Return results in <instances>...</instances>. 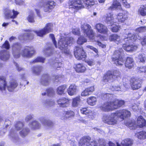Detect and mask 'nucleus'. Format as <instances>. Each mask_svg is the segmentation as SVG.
Returning a JSON list of instances; mask_svg holds the SVG:
<instances>
[{"label": "nucleus", "mask_w": 146, "mask_h": 146, "mask_svg": "<svg viewBox=\"0 0 146 146\" xmlns=\"http://www.w3.org/2000/svg\"><path fill=\"white\" fill-rule=\"evenodd\" d=\"M21 48V45L18 42L14 43L12 46V54L15 58H19L21 54L24 57L30 58L35 53V49L33 47L26 46L20 52V50Z\"/></svg>", "instance_id": "obj_1"}, {"label": "nucleus", "mask_w": 146, "mask_h": 146, "mask_svg": "<svg viewBox=\"0 0 146 146\" xmlns=\"http://www.w3.org/2000/svg\"><path fill=\"white\" fill-rule=\"evenodd\" d=\"M81 28L82 31L84 33V35L87 36L90 40L96 42L102 48L106 47V45L102 43L99 41V40H106V38L101 35H100L99 36H96L97 38V40L94 38V33L93 30L91 29L90 26L87 24L84 23L81 26Z\"/></svg>", "instance_id": "obj_2"}, {"label": "nucleus", "mask_w": 146, "mask_h": 146, "mask_svg": "<svg viewBox=\"0 0 146 146\" xmlns=\"http://www.w3.org/2000/svg\"><path fill=\"white\" fill-rule=\"evenodd\" d=\"M137 39L136 35L129 33L126 38L124 39L125 43L123 44V49L127 52L132 51L136 50L138 48L137 46L134 44L130 45L129 43L133 42L136 40Z\"/></svg>", "instance_id": "obj_3"}, {"label": "nucleus", "mask_w": 146, "mask_h": 146, "mask_svg": "<svg viewBox=\"0 0 146 146\" xmlns=\"http://www.w3.org/2000/svg\"><path fill=\"white\" fill-rule=\"evenodd\" d=\"M73 42L74 39L72 37L69 38L61 36L58 42V47L63 53L66 54H69L70 52L68 45Z\"/></svg>", "instance_id": "obj_4"}, {"label": "nucleus", "mask_w": 146, "mask_h": 146, "mask_svg": "<svg viewBox=\"0 0 146 146\" xmlns=\"http://www.w3.org/2000/svg\"><path fill=\"white\" fill-rule=\"evenodd\" d=\"M123 50L121 48L115 50L112 57L113 62L117 66L122 65L125 61Z\"/></svg>", "instance_id": "obj_5"}, {"label": "nucleus", "mask_w": 146, "mask_h": 146, "mask_svg": "<svg viewBox=\"0 0 146 146\" xmlns=\"http://www.w3.org/2000/svg\"><path fill=\"white\" fill-rule=\"evenodd\" d=\"M119 117L116 112L111 113L110 115H104L102 118L103 121L110 125H114L117 124Z\"/></svg>", "instance_id": "obj_6"}, {"label": "nucleus", "mask_w": 146, "mask_h": 146, "mask_svg": "<svg viewBox=\"0 0 146 146\" xmlns=\"http://www.w3.org/2000/svg\"><path fill=\"white\" fill-rule=\"evenodd\" d=\"M120 72L118 70H115L113 74L111 72L108 71L104 76L103 81L105 83L112 82L117 78L119 77Z\"/></svg>", "instance_id": "obj_7"}, {"label": "nucleus", "mask_w": 146, "mask_h": 146, "mask_svg": "<svg viewBox=\"0 0 146 146\" xmlns=\"http://www.w3.org/2000/svg\"><path fill=\"white\" fill-rule=\"evenodd\" d=\"M3 13L5 18L7 19L16 18L19 13L14 9L11 10L9 8H4L3 9Z\"/></svg>", "instance_id": "obj_8"}, {"label": "nucleus", "mask_w": 146, "mask_h": 146, "mask_svg": "<svg viewBox=\"0 0 146 146\" xmlns=\"http://www.w3.org/2000/svg\"><path fill=\"white\" fill-rule=\"evenodd\" d=\"M23 126L24 124L22 121H17L15 125V129H12L10 131L9 135V138L11 139H17L18 137L17 135V132L21 129Z\"/></svg>", "instance_id": "obj_9"}, {"label": "nucleus", "mask_w": 146, "mask_h": 146, "mask_svg": "<svg viewBox=\"0 0 146 146\" xmlns=\"http://www.w3.org/2000/svg\"><path fill=\"white\" fill-rule=\"evenodd\" d=\"M69 4L70 11L73 12H75L76 10L84 7V6L81 3L80 0H70Z\"/></svg>", "instance_id": "obj_10"}, {"label": "nucleus", "mask_w": 146, "mask_h": 146, "mask_svg": "<svg viewBox=\"0 0 146 146\" xmlns=\"http://www.w3.org/2000/svg\"><path fill=\"white\" fill-rule=\"evenodd\" d=\"M53 25V24L52 23H48L46 24L45 27L43 29L40 30L35 31H33L37 36L42 37L44 35L51 31Z\"/></svg>", "instance_id": "obj_11"}, {"label": "nucleus", "mask_w": 146, "mask_h": 146, "mask_svg": "<svg viewBox=\"0 0 146 146\" xmlns=\"http://www.w3.org/2000/svg\"><path fill=\"white\" fill-rule=\"evenodd\" d=\"M89 137H84L81 138L79 142V146H98V143L95 140L90 142Z\"/></svg>", "instance_id": "obj_12"}, {"label": "nucleus", "mask_w": 146, "mask_h": 146, "mask_svg": "<svg viewBox=\"0 0 146 146\" xmlns=\"http://www.w3.org/2000/svg\"><path fill=\"white\" fill-rule=\"evenodd\" d=\"M74 54L77 60H84L86 56V52L82 46L77 47L74 52Z\"/></svg>", "instance_id": "obj_13"}, {"label": "nucleus", "mask_w": 146, "mask_h": 146, "mask_svg": "<svg viewBox=\"0 0 146 146\" xmlns=\"http://www.w3.org/2000/svg\"><path fill=\"white\" fill-rule=\"evenodd\" d=\"M131 87L133 90H136L140 88L141 86V80L137 77H133L130 80Z\"/></svg>", "instance_id": "obj_14"}, {"label": "nucleus", "mask_w": 146, "mask_h": 146, "mask_svg": "<svg viewBox=\"0 0 146 146\" xmlns=\"http://www.w3.org/2000/svg\"><path fill=\"white\" fill-rule=\"evenodd\" d=\"M116 112L119 118L121 120L130 117L131 115L130 112L129 110L125 109L118 110Z\"/></svg>", "instance_id": "obj_15"}, {"label": "nucleus", "mask_w": 146, "mask_h": 146, "mask_svg": "<svg viewBox=\"0 0 146 146\" xmlns=\"http://www.w3.org/2000/svg\"><path fill=\"white\" fill-rule=\"evenodd\" d=\"M100 108L104 111H109L114 109L112 102H110L105 103L100 106Z\"/></svg>", "instance_id": "obj_16"}, {"label": "nucleus", "mask_w": 146, "mask_h": 146, "mask_svg": "<svg viewBox=\"0 0 146 146\" xmlns=\"http://www.w3.org/2000/svg\"><path fill=\"white\" fill-rule=\"evenodd\" d=\"M55 3L53 1L45 2L43 5L44 11L48 13L50 12L55 7Z\"/></svg>", "instance_id": "obj_17"}, {"label": "nucleus", "mask_w": 146, "mask_h": 146, "mask_svg": "<svg viewBox=\"0 0 146 146\" xmlns=\"http://www.w3.org/2000/svg\"><path fill=\"white\" fill-rule=\"evenodd\" d=\"M57 103L60 106L63 108L68 107L70 104V100L65 97L59 99L57 101Z\"/></svg>", "instance_id": "obj_18"}, {"label": "nucleus", "mask_w": 146, "mask_h": 146, "mask_svg": "<svg viewBox=\"0 0 146 146\" xmlns=\"http://www.w3.org/2000/svg\"><path fill=\"white\" fill-rule=\"evenodd\" d=\"M95 29L97 31L101 33L106 34L108 32V29L106 26L101 23L97 24L95 26Z\"/></svg>", "instance_id": "obj_19"}, {"label": "nucleus", "mask_w": 146, "mask_h": 146, "mask_svg": "<svg viewBox=\"0 0 146 146\" xmlns=\"http://www.w3.org/2000/svg\"><path fill=\"white\" fill-rule=\"evenodd\" d=\"M18 85L17 81L12 79L7 84V89L9 92H13Z\"/></svg>", "instance_id": "obj_20"}, {"label": "nucleus", "mask_w": 146, "mask_h": 146, "mask_svg": "<svg viewBox=\"0 0 146 146\" xmlns=\"http://www.w3.org/2000/svg\"><path fill=\"white\" fill-rule=\"evenodd\" d=\"M128 12L126 11H122L121 13H119L117 16V18L119 22L124 21L127 18Z\"/></svg>", "instance_id": "obj_21"}, {"label": "nucleus", "mask_w": 146, "mask_h": 146, "mask_svg": "<svg viewBox=\"0 0 146 146\" xmlns=\"http://www.w3.org/2000/svg\"><path fill=\"white\" fill-rule=\"evenodd\" d=\"M7 87L6 78L3 76H0V90L3 92H4Z\"/></svg>", "instance_id": "obj_22"}, {"label": "nucleus", "mask_w": 146, "mask_h": 146, "mask_svg": "<svg viewBox=\"0 0 146 146\" xmlns=\"http://www.w3.org/2000/svg\"><path fill=\"white\" fill-rule=\"evenodd\" d=\"M10 58L9 52L6 50H2L0 51V59L3 61H6Z\"/></svg>", "instance_id": "obj_23"}, {"label": "nucleus", "mask_w": 146, "mask_h": 146, "mask_svg": "<svg viewBox=\"0 0 146 146\" xmlns=\"http://www.w3.org/2000/svg\"><path fill=\"white\" fill-rule=\"evenodd\" d=\"M77 90V86L74 84H72L68 89L67 92L69 95L72 96L76 94Z\"/></svg>", "instance_id": "obj_24"}, {"label": "nucleus", "mask_w": 146, "mask_h": 146, "mask_svg": "<svg viewBox=\"0 0 146 146\" xmlns=\"http://www.w3.org/2000/svg\"><path fill=\"white\" fill-rule=\"evenodd\" d=\"M40 121L44 126L50 127L53 125L52 122L48 119L41 117L40 118Z\"/></svg>", "instance_id": "obj_25"}, {"label": "nucleus", "mask_w": 146, "mask_h": 146, "mask_svg": "<svg viewBox=\"0 0 146 146\" xmlns=\"http://www.w3.org/2000/svg\"><path fill=\"white\" fill-rule=\"evenodd\" d=\"M50 78L47 74H45L42 76L41 80L40 83L44 86L47 85L49 83Z\"/></svg>", "instance_id": "obj_26"}, {"label": "nucleus", "mask_w": 146, "mask_h": 146, "mask_svg": "<svg viewBox=\"0 0 146 146\" xmlns=\"http://www.w3.org/2000/svg\"><path fill=\"white\" fill-rule=\"evenodd\" d=\"M94 90V86L88 87L84 90L81 93V95L82 96H86L91 94Z\"/></svg>", "instance_id": "obj_27"}, {"label": "nucleus", "mask_w": 146, "mask_h": 146, "mask_svg": "<svg viewBox=\"0 0 146 146\" xmlns=\"http://www.w3.org/2000/svg\"><path fill=\"white\" fill-rule=\"evenodd\" d=\"M134 61L132 58L128 57L127 58L125 63V67L129 69L131 68L133 66Z\"/></svg>", "instance_id": "obj_28"}, {"label": "nucleus", "mask_w": 146, "mask_h": 146, "mask_svg": "<svg viewBox=\"0 0 146 146\" xmlns=\"http://www.w3.org/2000/svg\"><path fill=\"white\" fill-rule=\"evenodd\" d=\"M136 125L140 127H142L146 125V121L142 116H139L137 119Z\"/></svg>", "instance_id": "obj_29"}, {"label": "nucleus", "mask_w": 146, "mask_h": 146, "mask_svg": "<svg viewBox=\"0 0 146 146\" xmlns=\"http://www.w3.org/2000/svg\"><path fill=\"white\" fill-rule=\"evenodd\" d=\"M110 41H113L117 44L120 43L121 41L120 36L117 34H112L110 35L109 38Z\"/></svg>", "instance_id": "obj_30"}, {"label": "nucleus", "mask_w": 146, "mask_h": 146, "mask_svg": "<svg viewBox=\"0 0 146 146\" xmlns=\"http://www.w3.org/2000/svg\"><path fill=\"white\" fill-rule=\"evenodd\" d=\"M81 99L80 96H77L74 98L72 100V107L76 108L80 105L81 102Z\"/></svg>", "instance_id": "obj_31"}, {"label": "nucleus", "mask_w": 146, "mask_h": 146, "mask_svg": "<svg viewBox=\"0 0 146 146\" xmlns=\"http://www.w3.org/2000/svg\"><path fill=\"white\" fill-rule=\"evenodd\" d=\"M26 31L29 32L31 33H25V36L24 37L22 38L21 36L19 37V38L20 40L23 39L25 40H27L32 39L33 38L34 36L32 34L33 31L29 30H27Z\"/></svg>", "instance_id": "obj_32"}, {"label": "nucleus", "mask_w": 146, "mask_h": 146, "mask_svg": "<svg viewBox=\"0 0 146 146\" xmlns=\"http://www.w3.org/2000/svg\"><path fill=\"white\" fill-rule=\"evenodd\" d=\"M29 125L30 127L33 129H38L41 126V124L36 121H34L30 122L29 124Z\"/></svg>", "instance_id": "obj_33"}, {"label": "nucleus", "mask_w": 146, "mask_h": 146, "mask_svg": "<svg viewBox=\"0 0 146 146\" xmlns=\"http://www.w3.org/2000/svg\"><path fill=\"white\" fill-rule=\"evenodd\" d=\"M75 70L77 72L82 73L85 71L86 68L83 64L79 63L76 65Z\"/></svg>", "instance_id": "obj_34"}, {"label": "nucleus", "mask_w": 146, "mask_h": 146, "mask_svg": "<svg viewBox=\"0 0 146 146\" xmlns=\"http://www.w3.org/2000/svg\"><path fill=\"white\" fill-rule=\"evenodd\" d=\"M113 106L114 109H116L118 107H120L123 105L125 104V102L123 100H116L112 102Z\"/></svg>", "instance_id": "obj_35"}, {"label": "nucleus", "mask_w": 146, "mask_h": 146, "mask_svg": "<svg viewBox=\"0 0 146 146\" xmlns=\"http://www.w3.org/2000/svg\"><path fill=\"white\" fill-rule=\"evenodd\" d=\"M114 9L120 10L121 9V6L120 3L117 1H114L113 3V5L109 7L108 9L112 10Z\"/></svg>", "instance_id": "obj_36"}, {"label": "nucleus", "mask_w": 146, "mask_h": 146, "mask_svg": "<svg viewBox=\"0 0 146 146\" xmlns=\"http://www.w3.org/2000/svg\"><path fill=\"white\" fill-rule=\"evenodd\" d=\"M133 144L132 141L129 139H127L121 142V144L122 146H131ZM117 146H121L118 143Z\"/></svg>", "instance_id": "obj_37"}, {"label": "nucleus", "mask_w": 146, "mask_h": 146, "mask_svg": "<svg viewBox=\"0 0 146 146\" xmlns=\"http://www.w3.org/2000/svg\"><path fill=\"white\" fill-rule=\"evenodd\" d=\"M52 49L51 46H48L44 49L43 53L46 57L50 56L52 54Z\"/></svg>", "instance_id": "obj_38"}, {"label": "nucleus", "mask_w": 146, "mask_h": 146, "mask_svg": "<svg viewBox=\"0 0 146 146\" xmlns=\"http://www.w3.org/2000/svg\"><path fill=\"white\" fill-rule=\"evenodd\" d=\"M138 14L142 16H146V5L141 6L138 11Z\"/></svg>", "instance_id": "obj_39"}, {"label": "nucleus", "mask_w": 146, "mask_h": 146, "mask_svg": "<svg viewBox=\"0 0 146 146\" xmlns=\"http://www.w3.org/2000/svg\"><path fill=\"white\" fill-rule=\"evenodd\" d=\"M106 20L107 23L108 24H110L111 25L115 23L114 22V19L113 17V14L111 13H109L107 14Z\"/></svg>", "instance_id": "obj_40"}, {"label": "nucleus", "mask_w": 146, "mask_h": 146, "mask_svg": "<svg viewBox=\"0 0 146 146\" xmlns=\"http://www.w3.org/2000/svg\"><path fill=\"white\" fill-rule=\"evenodd\" d=\"M66 88V85L60 86L57 89V93L59 95H61L64 93V92Z\"/></svg>", "instance_id": "obj_41"}, {"label": "nucleus", "mask_w": 146, "mask_h": 146, "mask_svg": "<svg viewBox=\"0 0 146 146\" xmlns=\"http://www.w3.org/2000/svg\"><path fill=\"white\" fill-rule=\"evenodd\" d=\"M84 4L85 5V7L89 9L91 6L94 4V0H83Z\"/></svg>", "instance_id": "obj_42"}, {"label": "nucleus", "mask_w": 146, "mask_h": 146, "mask_svg": "<svg viewBox=\"0 0 146 146\" xmlns=\"http://www.w3.org/2000/svg\"><path fill=\"white\" fill-rule=\"evenodd\" d=\"M42 67L41 66H35L32 68V71L33 73L38 74L42 70Z\"/></svg>", "instance_id": "obj_43"}, {"label": "nucleus", "mask_w": 146, "mask_h": 146, "mask_svg": "<svg viewBox=\"0 0 146 146\" xmlns=\"http://www.w3.org/2000/svg\"><path fill=\"white\" fill-rule=\"evenodd\" d=\"M136 60L139 62L144 63L146 60V58L144 54H139L136 57Z\"/></svg>", "instance_id": "obj_44"}, {"label": "nucleus", "mask_w": 146, "mask_h": 146, "mask_svg": "<svg viewBox=\"0 0 146 146\" xmlns=\"http://www.w3.org/2000/svg\"><path fill=\"white\" fill-rule=\"evenodd\" d=\"M96 98L94 97H91L87 98V101L88 103L90 105L94 106L96 102Z\"/></svg>", "instance_id": "obj_45"}, {"label": "nucleus", "mask_w": 146, "mask_h": 146, "mask_svg": "<svg viewBox=\"0 0 146 146\" xmlns=\"http://www.w3.org/2000/svg\"><path fill=\"white\" fill-rule=\"evenodd\" d=\"M136 135L139 139H146V132L144 131H141L137 133Z\"/></svg>", "instance_id": "obj_46"}, {"label": "nucleus", "mask_w": 146, "mask_h": 146, "mask_svg": "<svg viewBox=\"0 0 146 146\" xmlns=\"http://www.w3.org/2000/svg\"><path fill=\"white\" fill-rule=\"evenodd\" d=\"M30 130L27 128H25L19 132L20 135L22 137H24L27 135Z\"/></svg>", "instance_id": "obj_47"}, {"label": "nucleus", "mask_w": 146, "mask_h": 146, "mask_svg": "<svg viewBox=\"0 0 146 146\" xmlns=\"http://www.w3.org/2000/svg\"><path fill=\"white\" fill-rule=\"evenodd\" d=\"M126 125L129 127L131 129H135L137 125L134 123L133 120L129 121L127 122L126 123Z\"/></svg>", "instance_id": "obj_48"}, {"label": "nucleus", "mask_w": 146, "mask_h": 146, "mask_svg": "<svg viewBox=\"0 0 146 146\" xmlns=\"http://www.w3.org/2000/svg\"><path fill=\"white\" fill-rule=\"evenodd\" d=\"M35 15L34 12L32 11H31L27 17V20L28 21L31 23H34L35 22L34 18Z\"/></svg>", "instance_id": "obj_49"}, {"label": "nucleus", "mask_w": 146, "mask_h": 146, "mask_svg": "<svg viewBox=\"0 0 146 146\" xmlns=\"http://www.w3.org/2000/svg\"><path fill=\"white\" fill-rule=\"evenodd\" d=\"M86 42V39L82 36L79 37L77 40V43L80 45H82Z\"/></svg>", "instance_id": "obj_50"}, {"label": "nucleus", "mask_w": 146, "mask_h": 146, "mask_svg": "<svg viewBox=\"0 0 146 146\" xmlns=\"http://www.w3.org/2000/svg\"><path fill=\"white\" fill-rule=\"evenodd\" d=\"M64 114L66 118L73 117L74 115V112L71 110L64 111Z\"/></svg>", "instance_id": "obj_51"}, {"label": "nucleus", "mask_w": 146, "mask_h": 146, "mask_svg": "<svg viewBox=\"0 0 146 146\" xmlns=\"http://www.w3.org/2000/svg\"><path fill=\"white\" fill-rule=\"evenodd\" d=\"M112 27L111 28V31L113 32H117L119 30L120 27L119 25L114 24H113L111 25Z\"/></svg>", "instance_id": "obj_52"}, {"label": "nucleus", "mask_w": 146, "mask_h": 146, "mask_svg": "<svg viewBox=\"0 0 146 146\" xmlns=\"http://www.w3.org/2000/svg\"><path fill=\"white\" fill-rule=\"evenodd\" d=\"M113 95L109 93H103L102 94V98L103 99H111Z\"/></svg>", "instance_id": "obj_53"}, {"label": "nucleus", "mask_w": 146, "mask_h": 146, "mask_svg": "<svg viewBox=\"0 0 146 146\" xmlns=\"http://www.w3.org/2000/svg\"><path fill=\"white\" fill-rule=\"evenodd\" d=\"M137 71L139 73H143L146 74V66L138 67Z\"/></svg>", "instance_id": "obj_54"}, {"label": "nucleus", "mask_w": 146, "mask_h": 146, "mask_svg": "<svg viewBox=\"0 0 146 146\" xmlns=\"http://www.w3.org/2000/svg\"><path fill=\"white\" fill-rule=\"evenodd\" d=\"M44 58L42 57H38L34 60L33 61V62L34 63L38 62H44Z\"/></svg>", "instance_id": "obj_55"}, {"label": "nucleus", "mask_w": 146, "mask_h": 146, "mask_svg": "<svg viewBox=\"0 0 146 146\" xmlns=\"http://www.w3.org/2000/svg\"><path fill=\"white\" fill-rule=\"evenodd\" d=\"M136 31L139 33H143L146 32V27H139L136 29Z\"/></svg>", "instance_id": "obj_56"}, {"label": "nucleus", "mask_w": 146, "mask_h": 146, "mask_svg": "<svg viewBox=\"0 0 146 146\" xmlns=\"http://www.w3.org/2000/svg\"><path fill=\"white\" fill-rule=\"evenodd\" d=\"M87 116L88 118L91 119H93L95 117V115L94 113L90 110L89 111V113H88Z\"/></svg>", "instance_id": "obj_57"}, {"label": "nucleus", "mask_w": 146, "mask_h": 146, "mask_svg": "<svg viewBox=\"0 0 146 146\" xmlns=\"http://www.w3.org/2000/svg\"><path fill=\"white\" fill-rule=\"evenodd\" d=\"M90 111V110L86 108H83L80 110V112L81 113L86 115H87L88 113H89Z\"/></svg>", "instance_id": "obj_58"}, {"label": "nucleus", "mask_w": 146, "mask_h": 146, "mask_svg": "<svg viewBox=\"0 0 146 146\" xmlns=\"http://www.w3.org/2000/svg\"><path fill=\"white\" fill-rule=\"evenodd\" d=\"M120 2L126 8L130 7V5L126 1V0H120Z\"/></svg>", "instance_id": "obj_59"}, {"label": "nucleus", "mask_w": 146, "mask_h": 146, "mask_svg": "<svg viewBox=\"0 0 146 146\" xmlns=\"http://www.w3.org/2000/svg\"><path fill=\"white\" fill-rule=\"evenodd\" d=\"M54 104V102L53 101L48 100L45 103V105L46 106L50 107Z\"/></svg>", "instance_id": "obj_60"}, {"label": "nucleus", "mask_w": 146, "mask_h": 146, "mask_svg": "<svg viewBox=\"0 0 146 146\" xmlns=\"http://www.w3.org/2000/svg\"><path fill=\"white\" fill-rule=\"evenodd\" d=\"M2 47L7 49H9L10 48V44L8 41L7 40L6 41L3 45Z\"/></svg>", "instance_id": "obj_61"}, {"label": "nucleus", "mask_w": 146, "mask_h": 146, "mask_svg": "<svg viewBox=\"0 0 146 146\" xmlns=\"http://www.w3.org/2000/svg\"><path fill=\"white\" fill-rule=\"evenodd\" d=\"M47 95L48 96H52L54 94L53 90L52 88H49L46 90Z\"/></svg>", "instance_id": "obj_62"}, {"label": "nucleus", "mask_w": 146, "mask_h": 146, "mask_svg": "<svg viewBox=\"0 0 146 146\" xmlns=\"http://www.w3.org/2000/svg\"><path fill=\"white\" fill-rule=\"evenodd\" d=\"M112 91H121L122 90L120 86H112L111 88Z\"/></svg>", "instance_id": "obj_63"}, {"label": "nucleus", "mask_w": 146, "mask_h": 146, "mask_svg": "<svg viewBox=\"0 0 146 146\" xmlns=\"http://www.w3.org/2000/svg\"><path fill=\"white\" fill-rule=\"evenodd\" d=\"M62 64L60 62H57L56 60V62L54 64V66L56 68H60L62 66Z\"/></svg>", "instance_id": "obj_64"}]
</instances>
